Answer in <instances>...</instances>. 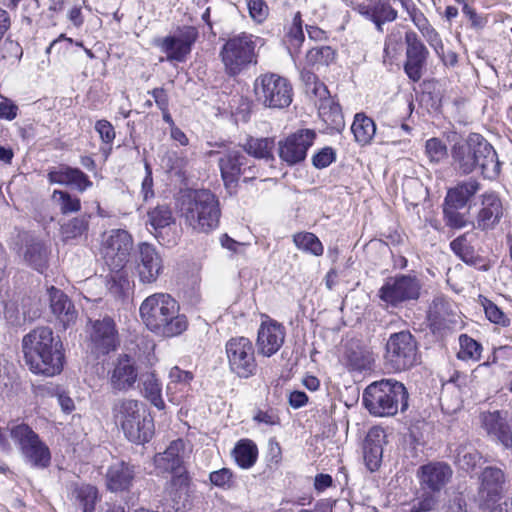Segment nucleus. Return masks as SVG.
<instances>
[{"mask_svg":"<svg viewBox=\"0 0 512 512\" xmlns=\"http://www.w3.org/2000/svg\"><path fill=\"white\" fill-rule=\"evenodd\" d=\"M22 349L29 369L44 376H54L63 369L62 344L49 327L33 329L23 337Z\"/></svg>","mask_w":512,"mask_h":512,"instance_id":"nucleus-1","label":"nucleus"},{"mask_svg":"<svg viewBox=\"0 0 512 512\" xmlns=\"http://www.w3.org/2000/svg\"><path fill=\"white\" fill-rule=\"evenodd\" d=\"M452 158L455 169L462 175L479 170L483 177L494 179L501 170L495 149L478 133H470L464 141L456 143Z\"/></svg>","mask_w":512,"mask_h":512,"instance_id":"nucleus-2","label":"nucleus"},{"mask_svg":"<svg viewBox=\"0 0 512 512\" xmlns=\"http://www.w3.org/2000/svg\"><path fill=\"white\" fill-rule=\"evenodd\" d=\"M177 301L167 293H155L141 304L139 312L146 327L157 335L174 337L188 327L184 314H180Z\"/></svg>","mask_w":512,"mask_h":512,"instance_id":"nucleus-3","label":"nucleus"},{"mask_svg":"<svg viewBox=\"0 0 512 512\" xmlns=\"http://www.w3.org/2000/svg\"><path fill=\"white\" fill-rule=\"evenodd\" d=\"M180 212L185 224L198 233H209L216 229L221 216L217 197L206 189L184 195Z\"/></svg>","mask_w":512,"mask_h":512,"instance_id":"nucleus-4","label":"nucleus"},{"mask_svg":"<svg viewBox=\"0 0 512 512\" xmlns=\"http://www.w3.org/2000/svg\"><path fill=\"white\" fill-rule=\"evenodd\" d=\"M116 425L127 439L136 444L148 442L154 433V422L144 405L130 398L116 399L111 408Z\"/></svg>","mask_w":512,"mask_h":512,"instance_id":"nucleus-5","label":"nucleus"},{"mask_svg":"<svg viewBox=\"0 0 512 512\" xmlns=\"http://www.w3.org/2000/svg\"><path fill=\"white\" fill-rule=\"evenodd\" d=\"M363 404L370 414L379 417L393 416L408 408V392L405 386L393 379H382L368 385L362 396Z\"/></svg>","mask_w":512,"mask_h":512,"instance_id":"nucleus-6","label":"nucleus"},{"mask_svg":"<svg viewBox=\"0 0 512 512\" xmlns=\"http://www.w3.org/2000/svg\"><path fill=\"white\" fill-rule=\"evenodd\" d=\"M256 42L250 34L242 33L227 40L220 56L229 76L239 75L251 64L257 63Z\"/></svg>","mask_w":512,"mask_h":512,"instance_id":"nucleus-7","label":"nucleus"},{"mask_svg":"<svg viewBox=\"0 0 512 512\" xmlns=\"http://www.w3.org/2000/svg\"><path fill=\"white\" fill-rule=\"evenodd\" d=\"M254 91L257 100L268 108L282 109L292 102V86L278 74L267 73L257 77Z\"/></svg>","mask_w":512,"mask_h":512,"instance_id":"nucleus-8","label":"nucleus"},{"mask_svg":"<svg viewBox=\"0 0 512 512\" xmlns=\"http://www.w3.org/2000/svg\"><path fill=\"white\" fill-rule=\"evenodd\" d=\"M421 289L422 282L418 277L400 274L387 278L379 289L378 296L387 306L397 307L404 302L418 300Z\"/></svg>","mask_w":512,"mask_h":512,"instance_id":"nucleus-9","label":"nucleus"},{"mask_svg":"<svg viewBox=\"0 0 512 512\" xmlns=\"http://www.w3.org/2000/svg\"><path fill=\"white\" fill-rule=\"evenodd\" d=\"M385 358L395 371H403L418 362V346L414 336L408 331L390 335L386 343Z\"/></svg>","mask_w":512,"mask_h":512,"instance_id":"nucleus-10","label":"nucleus"},{"mask_svg":"<svg viewBox=\"0 0 512 512\" xmlns=\"http://www.w3.org/2000/svg\"><path fill=\"white\" fill-rule=\"evenodd\" d=\"M225 352L230 371L239 378L247 379L257 372L255 350L252 342L243 336L229 339Z\"/></svg>","mask_w":512,"mask_h":512,"instance_id":"nucleus-11","label":"nucleus"},{"mask_svg":"<svg viewBox=\"0 0 512 512\" xmlns=\"http://www.w3.org/2000/svg\"><path fill=\"white\" fill-rule=\"evenodd\" d=\"M132 248L131 235L126 230L114 229L104 236L101 252L113 270H120L127 263Z\"/></svg>","mask_w":512,"mask_h":512,"instance_id":"nucleus-12","label":"nucleus"},{"mask_svg":"<svg viewBox=\"0 0 512 512\" xmlns=\"http://www.w3.org/2000/svg\"><path fill=\"white\" fill-rule=\"evenodd\" d=\"M316 134L313 130L302 129L278 142L279 158L289 166L305 160Z\"/></svg>","mask_w":512,"mask_h":512,"instance_id":"nucleus-13","label":"nucleus"},{"mask_svg":"<svg viewBox=\"0 0 512 512\" xmlns=\"http://www.w3.org/2000/svg\"><path fill=\"white\" fill-rule=\"evenodd\" d=\"M108 376L109 385L114 392H127L133 389L140 378L137 361L128 354L118 355Z\"/></svg>","mask_w":512,"mask_h":512,"instance_id":"nucleus-14","label":"nucleus"},{"mask_svg":"<svg viewBox=\"0 0 512 512\" xmlns=\"http://www.w3.org/2000/svg\"><path fill=\"white\" fill-rule=\"evenodd\" d=\"M87 332L92 349L98 353L108 354L119 345L118 333L111 317L90 320Z\"/></svg>","mask_w":512,"mask_h":512,"instance_id":"nucleus-15","label":"nucleus"},{"mask_svg":"<svg viewBox=\"0 0 512 512\" xmlns=\"http://www.w3.org/2000/svg\"><path fill=\"white\" fill-rule=\"evenodd\" d=\"M191 479L187 471L173 475L163 490L162 502L169 511L185 512L189 506V489Z\"/></svg>","mask_w":512,"mask_h":512,"instance_id":"nucleus-16","label":"nucleus"},{"mask_svg":"<svg viewBox=\"0 0 512 512\" xmlns=\"http://www.w3.org/2000/svg\"><path fill=\"white\" fill-rule=\"evenodd\" d=\"M163 269V260L156 248L149 243H141L135 256V273L140 282L154 283Z\"/></svg>","mask_w":512,"mask_h":512,"instance_id":"nucleus-17","label":"nucleus"},{"mask_svg":"<svg viewBox=\"0 0 512 512\" xmlns=\"http://www.w3.org/2000/svg\"><path fill=\"white\" fill-rule=\"evenodd\" d=\"M406 61L404 71L408 78L417 82L423 76L429 51L414 31L405 33Z\"/></svg>","mask_w":512,"mask_h":512,"instance_id":"nucleus-18","label":"nucleus"},{"mask_svg":"<svg viewBox=\"0 0 512 512\" xmlns=\"http://www.w3.org/2000/svg\"><path fill=\"white\" fill-rule=\"evenodd\" d=\"M479 481L478 497L481 506L489 508L501 497L505 484V474L500 468L488 466L479 475Z\"/></svg>","mask_w":512,"mask_h":512,"instance_id":"nucleus-19","label":"nucleus"},{"mask_svg":"<svg viewBox=\"0 0 512 512\" xmlns=\"http://www.w3.org/2000/svg\"><path fill=\"white\" fill-rule=\"evenodd\" d=\"M421 490L439 493L451 480L452 468L445 462H429L417 471Z\"/></svg>","mask_w":512,"mask_h":512,"instance_id":"nucleus-20","label":"nucleus"},{"mask_svg":"<svg viewBox=\"0 0 512 512\" xmlns=\"http://www.w3.org/2000/svg\"><path fill=\"white\" fill-rule=\"evenodd\" d=\"M284 339L285 329L281 324L262 323L256 341L258 352L263 356L270 357L282 347Z\"/></svg>","mask_w":512,"mask_h":512,"instance_id":"nucleus-21","label":"nucleus"},{"mask_svg":"<svg viewBox=\"0 0 512 512\" xmlns=\"http://www.w3.org/2000/svg\"><path fill=\"white\" fill-rule=\"evenodd\" d=\"M185 443L181 439L174 440L162 453L154 456V465L160 472H169L173 475L186 471L183 467V454Z\"/></svg>","mask_w":512,"mask_h":512,"instance_id":"nucleus-22","label":"nucleus"},{"mask_svg":"<svg viewBox=\"0 0 512 512\" xmlns=\"http://www.w3.org/2000/svg\"><path fill=\"white\" fill-rule=\"evenodd\" d=\"M357 10L362 16L371 20L379 32H383V25L386 22H392L397 18V11L388 0H368L366 3L359 4Z\"/></svg>","mask_w":512,"mask_h":512,"instance_id":"nucleus-23","label":"nucleus"},{"mask_svg":"<svg viewBox=\"0 0 512 512\" xmlns=\"http://www.w3.org/2000/svg\"><path fill=\"white\" fill-rule=\"evenodd\" d=\"M50 309L64 328L76 321L77 311L72 301L60 289L51 286L47 289Z\"/></svg>","mask_w":512,"mask_h":512,"instance_id":"nucleus-24","label":"nucleus"},{"mask_svg":"<svg viewBox=\"0 0 512 512\" xmlns=\"http://www.w3.org/2000/svg\"><path fill=\"white\" fill-rule=\"evenodd\" d=\"M503 215L500 198L493 192L482 195L481 209L476 218V227L481 230L493 229Z\"/></svg>","mask_w":512,"mask_h":512,"instance_id":"nucleus-25","label":"nucleus"},{"mask_svg":"<svg viewBox=\"0 0 512 512\" xmlns=\"http://www.w3.org/2000/svg\"><path fill=\"white\" fill-rule=\"evenodd\" d=\"M68 497L75 512H94L96 503L100 500L97 487L87 483H72Z\"/></svg>","mask_w":512,"mask_h":512,"instance_id":"nucleus-26","label":"nucleus"},{"mask_svg":"<svg viewBox=\"0 0 512 512\" xmlns=\"http://www.w3.org/2000/svg\"><path fill=\"white\" fill-rule=\"evenodd\" d=\"M246 157L238 150H229L219 157V167L226 188H235Z\"/></svg>","mask_w":512,"mask_h":512,"instance_id":"nucleus-27","label":"nucleus"},{"mask_svg":"<svg viewBox=\"0 0 512 512\" xmlns=\"http://www.w3.org/2000/svg\"><path fill=\"white\" fill-rule=\"evenodd\" d=\"M50 183L67 186H74L79 192H84L92 187L88 176L78 168L62 165L59 169L50 171L48 174Z\"/></svg>","mask_w":512,"mask_h":512,"instance_id":"nucleus-28","label":"nucleus"},{"mask_svg":"<svg viewBox=\"0 0 512 512\" xmlns=\"http://www.w3.org/2000/svg\"><path fill=\"white\" fill-rule=\"evenodd\" d=\"M385 435L381 429H371L364 441L363 458L366 467L371 471H376L381 464L383 448L382 443Z\"/></svg>","mask_w":512,"mask_h":512,"instance_id":"nucleus-29","label":"nucleus"},{"mask_svg":"<svg viewBox=\"0 0 512 512\" xmlns=\"http://www.w3.org/2000/svg\"><path fill=\"white\" fill-rule=\"evenodd\" d=\"M482 426L488 435L501 442L506 448H512V431L499 411L483 413Z\"/></svg>","mask_w":512,"mask_h":512,"instance_id":"nucleus-30","label":"nucleus"},{"mask_svg":"<svg viewBox=\"0 0 512 512\" xmlns=\"http://www.w3.org/2000/svg\"><path fill=\"white\" fill-rule=\"evenodd\" d=\"M21 253L24 262L28 266L40 273L44 272L47 267L49 253L47 247L40 239L34 237L27 238Z\"/></svg>","mask_w":512,"mask_h":512,"instance_id":"nucleus-31","label":"nucleus"},{"mask_svg":"<svg viewBox=\"0 0 512 512\" xmlns=\"http://www.w3.org/2000/svg\"><path fill=\"white\" fill-rule=\"evenodd\" d=\"M134 467L123 461L112 464L106 474L107 487L110 491L128 490L134 479Z\"/></svg>","mask_w":512,"mask_h":512,"instance_id":"nucleus-32","label":"nucleus"},{"mask_svg":"<svg viewBox=\"0 0 512 512\" xmlns=\"http://www.w3.org/2000/svg\"><path fill=\"white\" fill-rule=\"evenodd\" d=\"M480 190V183L469 179L448 190L445 204L456 208H463L468 201Z\"/></svg>","mask_w":512,"mask_h":512,"instance_id":"nucleus-33","label":"nucleus"},{"mask_svg":"<svg viewBox=\"0 0 512 512\" xmlns=\"http://www.w3.org/2000/svg\"><path fill=\"white\" fill-rule=\"evenodd\" d=\"M141 392L143 396L157 409L163 410L165 403L162 398V383L154 371L140 375Z\"/></svg>","mask_w":512,"mask_h":512,"instance_id":"nucleus-34","label":"nucleus"},{"mask_svg":"<svg viewBox=\"0 0 512 512\" xmlns=\"http://www.w3.org/2000/svg\"><path fill=\"white\" fill-rule=\"evenodd\" d=\"M22 455L28 463L37 468H46L50 465L51 454L48 446L40 439L36 438L31 444L23 447Z\"/></svg>","mask_w":512,"mask_h":512,"instance_id":"nucleus-35","label":"nucleus"},{"mask_svg":"<svg viewBox=\"0 0 512 512\" xmlns=\"http://www.w3.org/2000/svg\"><path fill=\"white\" fill-rule=\"evenodd\" d=\"M303 22L300 12H296L291 23L286 28L284 43L292 57L298 54L305 36L303 32Z\"/></svg>","mask_w":512,"mask_h":512,"instance_id":"nucleus-36","label":"nucleus"},{"mask_svg":"<svg viewBox=\"0 0 512 512\" xmlns=\"http://www.w3.org/2000/svg\"><path fill=\"white\" fill-rule=\"evenodd\" d=\"M232 456L236 463L243 469L251 468L258 457V448L250 439H241L235 445Z\"/></svg>","mask_w":512,"mask_h":512,"instance_id":"nucleus-37","label":"nucleus"},{"mask_svg":"<svg viewBox=\"0 0 512 512\" xmlns=\"http://www.w3.org/2000/svg\"><path fill=\"white\" fill-rule=\"evenodd\" d=\"M351 130L355 140L360 145H367L372 141L376 133V125L370 117L363 113H357L354 117Z\"/></svg>","mask_w":512,"mask_h":512,"instance_id":"nucleus-38","label":"nucleus"},{"mask_svg":"<svg viewBox=\"0 0 512 512\" xmlns=\"http://www.w3.org/2000/svg\"><path fill=\"white\" fill-rule=\"evenodd\" d=\"M162 50L167 53V59L172 61H183L191 51V43L183 38L166 37L161 42Z\"/></svg>","mask_w":512,"mask_h":512,"instance_id":"nucleus-39","label":"nucleus"},{"mask_svg":"<svg viewBox=\"0 0 512 512\" xmlns=\"http://www.w3.org/2000/svg\"><path fill=\"white\" fill-rule=\"evenodd\" d=\"M89 226V216L80 215L61 225V235L64 241H69L82 236Z\"/></svg>","mask_w":512,"mask_h":512,"instance_id":"nucleus-40","label":"nucleus"},{"mask_svg":"<svg viewBox=\"0 0 512 512\" xmlns=\"http://www.w3.org/2000/svg\"><path fill=\"white\" fill-rule=\"evenodd\" d=\"M274 141L270 138H249L243 145V149L249 154L260 159H273L272 149Z\"/></svg>","mask_w":512,"mask_h":512,"instance_id":"nucleus-41","label":"nucleus"},{"mask_svg":"<svg viewBox=\"0 0 512 512\" xmlns=\"http://www.w3.org/2000/svg\"><path fill=\"white\" fill-rule=\"evenodd\" d=\"M451 250L465 263L474 265L478 261L474 247L468 240V233H464L450 243Z\"/></svg>","mask_w":512,"mask_h":512,"instance_id":"nucleus-42","label":"nucleus"},{"mask_svg":"<svg viewBox=\"0 0 512 512\" xmlns=\"http://www.w3.org/2000/svg\"><path fill=\"white\" fill-rule=\"evenodd\" d=\"M10 436L14 440V442L19 446L20 451L23 447H26L28 444H31L39 435L33 431V429L21 422H12L10 424Z\"/></svg>","mask_w":512,"mask_h":512,"instance_id":"nucleus-43","label":"nucleus"},{"mask_svg":"<svg viewBox=\"0 0 512 512\" xmlns=\"http://www.w3.org/2000/svg\"><path fill=\"white\" fill-rule=\"evenodd\" d=\"M293 242L298 249L303 250L304 252L311 253L315 256L323 254V245L313 233H297L293 237Z\"/></svg>","mask_w":512,"mask_h":512,"instance_id":"nucleus-44","label":"nucleus"},{"mask_svg":"<svg viewBox=\"0 0 512 512\" xmlns=\"http://www.w3.org/2000/svg\"><path fill=\"white\" fill-rule=\"evenodd\" d=\"M460 349L457 353V357L461 360H472L478 361L481 356L482 346L473 338L466 334H462L459 337Z\"/></svg>","mask_w":512,"mask_h":512,"instance_id":"nucleus-45","label":"nucleus"},{"mask_svg":"<svg viewBox=\"0 0 512 512\" xmlns=\"http://www.w3.org/2000/svg\"><path fill=\"white\" fill-rule=\"evenodd\" d=\"M334 59V51L329 46H317L308 50L305 61L310 67L328 65Z\"/></svg>","mask_w":512,"mask_h":512,"instance_id":"nucleus-46","label":"nucleus"},{"mask_svg":"<svg viewBox=\"0 0 512 512\" xmlns=\"http://www.w3.org/2000/svg\"><path fill=\"white\" fill-rule=\"evenodd\" d=\"M147 223H149L155 231H158L174 223V218L169 207L162 205L148 212Z\"/></svg>","mask_w":512,"mask_h":512,"instance_id":"nucleus-47","label":"nucleus"},{"mask_svg":"<svg viewBox=\"0 0 512 512\" xmlns=\"http://www.w3.org/2000/svg\"><path fill=\"white\" fill-rule=\"evenodd\" d=\"M347 366L351 371L362 372L370 369L372 363L371 354L364 350H349L346 354Z\"/></svg>","mask_w":512,"mask_h":512,"instance_id":"nucleus-48","label":"nucleus"},{"mask_svg":"<svg viewBox=\"0 0 512 512\" xmlns=\"http://www.w3.org/2000/svg\"><path fill=\"white\" fill-rule=\"evenodd\" d=\"M52 197L58 203L62 214L78 212L81 209L80 199L66 191L55 190Z\"/></svg>","mask_w":512,"mask_h":512,"instance_id":"nucleus-49","label":"nucleus"},{"mask_svg":"<svg viewBox=\"0 0 512 512\" xmlns=\"http://www.w3.org/2000/svg\"><path fill=\"white\" fill-rule=\"evenodd\" d=\"M162 164L169 172H174L176 175L184 173L188 159L182 153L177 151H168L162 158Z\"/></svg>","mask_w":512,"mask_h":512,"instance_id":"nucleus-50","label":"nucleus"},{"mask_svg":"<svg viewBox=\"0 0 512 512\" xmlns=\"http://www.w3.org/2000/svg\"><path fill=\"white\" fill-rule=\"evenodd\" d=\"M402 51V34L400 30H393L385 40L384 59L393 60Z\"/></svg>","mask_w":512,"mask_h":512,"instance_id":"nucleus-51","label":"nucleus"},{"mask_svg":"<svg viewBox=\"0 0 512 512\" xmlns=\"http://www.w3.org/2000/svg\"><path fill=\"white\" fill-rule=\"evenodd\" d=\"M437 493L429 490H423L422 494L416 499L410 512H428L434 510L439 503Z\"/></svg>","mask_w":512,"mask_h":512,"instance_id":"nucleus-52","label":"nucleus"},{"mask_svg":"<svg viewBox=\"0 0 512 512\" xmlns=\"http://www.w3.org/2000/svg\"><path fill=\"white\" fill-rule=\"evenodd\" d=\"M459 208L444 203L443 217L445 224L453 229H461L467 225L465 215L458 212Z\"/></svg>","mask_w":512,"mask_h":512,"instance_id":"nucleus-53","label":"nucleus"},{"mask_svg":"<svg viewBox=\"0 0 512 512\" xmlns=\"http://www.w3.org/2000/svg\"><path fill=\"white\" fill-rule=\"evenodd\" d=\"M480 459L481 455L475 449L463 448L458 451L457 462L460 468L465 471L473 470Z\"/></svg>","mask_w":512,"mask_h":512,"instance_id":"nucleus-54","label":"nucleus"},{"mask_svg":"<svg viewBox=\"0 0 512 512\" xmlns=\"http://www.w3.org/2000/svg\"><path fill=\"white\" fill-rule=\"evenodd\" d=\"M425 150L427 156L432 162H439L447 155V148L445 144L437 138L427 140Z\"/></svg>","mask_w":512,"mask_h":512,"instance_id":"nucleus-55","label":"nucleus"},{"mask_svg":"<svg viewBox=\"0 0 512 512\" xmlns=\"http://www.w3.org/2000/svg\"><path fill=\"white\" fill-rule=\"evenodd\" d=\"M193 379V375L189 371L181 370L174 366L169 371V383L167 384V394L169 395L173 389V384L189 385Z\"/></svg>","mask_w":512,"mask_h":512,"instance_id":"nucleus-56","label":"nucleus"},{"mask_svg":"<svg viewBox=\"0 0 512 512\" xmlns=\"http://www.w3.org/2000/svg\"><path fill=\"white\" fill-rule=\"evenodd\" d=\"M15 379V367L5 357L0 356V389L12 386Z\"/></svg>","mask_w":512,"mask_h":512,"instance_id":"nucleus-57","label":"nucleus"},{"mask_svg":"<svg viewBox=\"0 0 512 512\" xmlns=\"http://www.w3.org/2000/svg\"><path fill=\"white\" fill-rule=\"evenodd\" d=\"M336 159L335 150L331 147H324L312 157V164L317 169L328 167Z\"/></svg>","mask_w":512,"mask_h":512,"instance_id":"nucleus-58","label":"nucleus"},{"mask_svg":"<svg viewBox=\"0 0 512 512\" xmlns=\"http://www.w3.org/2000/svg\"><path fill=\"white\" fill-rule=\"evenodd\" d=\"M249 14L258 23L263 22L268 16V6L264 0H246Z\"/></svg>","mask_w":512,"mask_h":512,"instance_id":"nucleus-59","label":"nucleus"},{"mask_svg":"<svg viewBox=\"0 0 512 512\" xmlns=\"http://www.w3.org/2000/svg\"><path fill=\"white\" fill-rule=\"evenodd\" d=\"M209 479L211 483L217 487L230 488L233 483V474L230 469L222 468L211 472Z\"/></svg>","mask_w":512,"mask_h":512,"instance_id":"nucleus-60","label":"nucleus"},{"mask_svg":"<svg viewBox=\"0 0 512 512\" xmlns=\"http://www.w3.org/2000/svg\"><path fill=\"white\" fill-rule=\"evenodd\" d=\"M484 310L487 318L496 324L503 326L508 325L509 320L506 315L491 301H487L484 304Z\"/></svg>","mask_w":512,"mask_h":512,"instance_id":"nucleus-61","label":"nucleus"},{"mask_svg":"<svg viewBox=\"0 0 512 512\" xmlns=\"http://www.w3.org/2000/svg\"><path fill=\"white\" fill-rule=\"evenodd\" d=\"M95 130L98 132L101 140L105 143H112L115 138V130L112 124L107 120H98L95 124Z\"/></svg>","mask_w":512,"mask_h":512,"instance_id":"nucleus-62","label":"nucleus"},{"mask_svg":"<svg viewBox=\"0 0 512 512\" xmlns=\"http://www.w3.org/2000/svg\"><path fill=\"white\" fill-rule=\"evenodd\" d=\"M18 106L6 97L0 99V119L12 121L17 117Z\"/></svg>","mask_w":512,"mask_h":512,"instance_id":"nucleus-63","label":"nucleus"},{"mask_svg":"<svg viewBox=\"0 0 512 512\" xmlns=\"http://www.w3.org/2000/svg\"><path fill=\"white\" fill-rule=\"evenodd\" d=\"M436 53L443 49V43L438 32L430 25L420 32Z\"/></svg>","mask_w":512,"mask_h":512,"instance_id":"nucleus-64","label":"nucleus"}]
</instances>
